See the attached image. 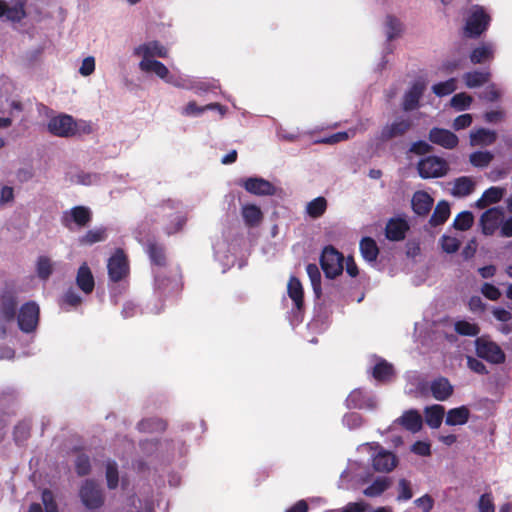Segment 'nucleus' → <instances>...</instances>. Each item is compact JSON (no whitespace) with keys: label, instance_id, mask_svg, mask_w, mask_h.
<instances>
[{"label":"nucleus","instance_id":"obj_1","mask_svg":"<svg viewBox=\"0 0 512 512\" xmlns=\"http://www.w3.org/2000/svg\"><path fill=\"white\" fill-rule=\"evenodd\" d=\"M18 296L15 290L5 288L0 293V337L7 335L8 324L16 319L18 311Z\"/></svg>","mask_w":512,"mask_h":512},{"label":"nucleus","instance_id":"obj_2","mask_svg":"<svg viewBox=\"0 0 512 512\" xmlns=\"http://www.w3.org/2000/svg\"><path fill=\"white\" fill-rule=\"evenodd\" d=\"M490 22L491 17L485 9L480 5H474L463 28L464 36L470 39L479 38L487 31Z\"/></svg>","mask_w":512,"mask_h":512},{"label":"nucleus","instance_id":"obj_3","mask_svg":"<svg viewBox=\"0 0 512 512\" xmlns=\"http://www.w3.org/2000/svg\"><path fill=\"white\" fill-rule=\"evenodd\" d=\"M344 256L332 245L324 247L320 256V265L329 279H334L343 271Z\"/></svg>","mask_w":512,"mask_h":512},{"label":"nucleus","instance_id":"obj_4","mask_svg":"<svg viewBox=\"0 0 512 512\" xmlns=\"http://www.w3.org/2000/svg\"><path fill=\"white\" fill-rule=\"evenodd\" d=\"M92 211L86 206H74L62 213L61 224L70 231L87 227L92 221Z\"/></svg>","mask_w":512,"mask_h":512},{"label":"nucleus","instance_id":"obj_5","mask_svg":"<svg viewBox=\"0 0 512 512\" xmlns=\"http://www.w3.org/2000/svg\"><path fill=\"white\" fill-rule=\"evenodd\" d=\"M475 351L478 358L491 364H503L506 360V355L502 348L496 342L488 340L485 337L476 338Z\"/></svg>","mask_w":512,"mask_h":512},{"label":"nucleus","instance_id":"obj_6","mask_svg":"<svg viewBox=\"0 0 512 512\" xmlns=\"http://www.w3.org/2000/svg\"><path fill=\"white\" fill-rule=\"evenodd\" d=\"M417 170L421 178H440L449 171L447 161L438 156H427L417 164Z\"/></svg>","mask_w":512,"mask_h":512},{"label":"nucleus","instance_id":"obj_7","mask_svg":"<svg viewBox=\"0 0 512 512\" xmlns=\"http://www.w3.org/2000/svg\"><path fill=\"white\" fill-rule=\"evenodd\" d=\"M39 314L40 309L35 302L29 301L24 303L16 315L19 329L25 333L33 332L37 328Z\"/></svg>","mask_w":512,"mask_h":512},{"label":"nucleus","instance_id":"obj_8","mask_svg":"<svg viewBox=\"0 0 512 512\" xmlns=\"http://www.w3.org/2000/svg\"><path fill=\"white\" fill-rule=\"evenodd\" d=\"M109 279L114 282H120L129 274V261L124 250L117 248L107 263Z\"/></svg>","mask_w":512,"mask_h":512},{"label":"nucleus","instance_id":"obj_9","mask_svg":"<svg viewBox=\"0 0 512 512\" xmlns=\"http://www.w3.org/2000/svg\"><path fill=\"white\" fill-rule=\"evenodd\" d=\"M48 131L58 137L69 138L79 134L78 124L72 116L63 114L48 122Z\"/></svg>","mask_w":512,"mask_h":512},{"label":"nucleus","instance_id":"obj_10","mask_svg":"<svg viewBox=\"0 0 512 512\" xmlns=\"http://www.w3.org/2000/svg\"><path fill=\"white\" fill-rule=\"evenodd\" d=\"M182 289V276L179 273L170 276L158 274L155 277V290L161 297L177 296Z\"/></svg>","mask_w":512,"mask_h":512},{"label":"nucleus","instance_id":"obj_11","mask_svg":"<svg viewBox=\"0 0 512 512\" xmlns=\"http://www.w3.org/2000/svg\"><path fill=\"white\" fill-rule=\"evenodd\" d=\"M80 498L88 509L100 508L104 503V497L101 488L93 480H86L82 485Z\"/></svg>","mask_w":512,"mask_h":512},{"label":"nucleus","instance_id":"obj_12","mask_svg":"<svg viewBox=\"0 0 512 512\" xmlns=\"http://www.w3.org/2000/svg\"><path fill=\"white\" fill-rule=\"evenodd\" d=\"M27 0H11L10 4L5 0H0V19H6L13 23H20L26 18Z\"/></svg>","mask_w":512,"mask_h":512},{"label":"nucleus","instance_id":"obj_13","mask_svg":"<svg viewBox=\"0 0 512 512\" xmlns=\"http://www.w3.org/2000/svg\"><path fill=\"white\" fill-rule=\"evenodd\" d=\"M504 219V211L501 207H493L486 210L480 217L482 233L486 236L493 235L499 228Z\"/></svg>","mask_w":512,"mask_h":512},{"label":"nucleus","instance_id":"obj_14","mask_svg":"<svg viewBox=\"0 0 512 512\" xmlns=\"http://www.w3.org/2000/svg\"><path fill=\"white\" fill-rule=\"evenodd\" d=\"M413 126L410 118L397 117L392 123L386 124L380 132L383 142L404 136Z\"/></svg>","mask_w":512,"mask_h":512},{"label":"nucleus","instance_id":"obj_15","mask_svg":"<svg viewBox=\"0 0 512 512\" xmlns=\"http://www.w3.org/2000/svg\"><path fill=\"white\" fill-rule=\"evenodd\" d=\"M247 192L257 196H273L276 193L275 186L261 177H249L240 182Z\"/></svg>","mask_w":512,"mask_h":512},{"label":"nucleus","instance_id":"obj_16","mask_svg":"<svg viewBox=\"0 0 512 512\" xmlns=\"http://www.w3.org/2000/svg\"><path fill=\"white\" fill-rule=\"evenodd\" d=\"M428 139L435 145L445 149H454L458 146V136L448 129L433 127L428 134Z\"/></svg>","mask_w":512,"mask_h":512},{"label":"nucleus","instance_id":"obj_17","mask_svg":"<svg viewBox=\"0 0 512 512\" xmlns=\"http://www.w3.org/2000/svg\"><path fill=\"white\" fill-rule=\"evenodd\" d=\"M426 89L423 81H416L411 88L404 94L402 109L406 112L413 111L419 107V101Z\"/></svg>","mask_w":512,"mask_h":512},{"label":"nucleus","instance_id":"obj_18","mask_svg":"<svg viewBox=\"0 0 512 512\" xmlns=\"http://www.w3.org/2000/svg\"><path fill=\"white\" fill-rule=\"evenodd\" d=\"M409 225L406 220L401 218H392L385 227L386 238L391 241H401L405 238Z\"/></svg>","mask_w":512,"mask_h":512},{"label":"nucleus","instance_id":"obj_19","mask_svg":"<svg viewBox=\"0 0 512 512\" xmlns=\"http://www.w3.org/2000/svg\"><path fill=\"white\" fill-rule=\"evenodd\" d=\"M398 463L397 457L389 451L381 449L372 461L373 468L378 472H390Z\"/></svg>","mask_w":512,"mask_h":512},{"label":"nucleus","instance_id":"obj_20","mask_svg":"<svg viewBox=\"0 0 512 512\" xmlns=\"http://www.w3.org/2000/svg\"><path fill=\"white\" fill-rule=\"evenodd\" d=\"M76 284L78 288L85 294H91L94 290V276L86 262L82 263L78 268L76 275Z\"/></svg>","mask_w":512,"mask_h":512},{"label":"nucleus","instance_id":"obj_21","mask_svg":"<svg viewBox=\"0 0 512 512\" xmlns=\"http://www.w3.org/2000/svg\"><path fill=\"white\" fill-rule=\"evenodd\" d=\"M434 199L425 191L414 193L411 205L413 211L419 216H426L432 209Z\"/></svg>","mask_w":512,"mask_h":512},{"label":"nucleus","instance_id":"obj_22","mask_svg":"<svg viewBox=\"0 0 512 512\" xmlns=\"http://www.w3.org/2000/svg\"><path fill=\"white\" fill-rule=\"evenodd\" d=\"M134 54L142 56L143 59H151L154 56L166 58L168 51L158 41H151L135 48Z\"/></svg>","mask_w":512,"mask_h":512},{"label":"nucleus","instance_id":"obj_23","mask_svg":"<svg viewBox=\"0 0 512 512\" xmlns=\"http://www.w3.org/2000/svg\"><path fill=\"white\" fill-rule=\"evenodd\" d=\"M430 391L436 400L445 401L453 394L454 388L447 378L438 377L431 382Z\"/></svg>","mask_w":512,"mask_h":512},{"label":"nucleus","instance_id":"obj_24","mask_svg":"<svg viewBox=\"0 0 512 512\" xmlns=\"http://www.w3.org/2000/svg\"><path fill=\"white\" fill-rule=\"evenodd\" d=\"M345 402L349 409H363L373 406V399L360 388L351 391Z\"/></svg>","mask_w":512,"mask_h":512},{"label":"nucleus","instance_id":"obj_25","mask_svg":"<svg viewBox=\"0 0 512 512\" xmlns=\"http://www.w3.org/2000/svg\"><path fill=\"white\" fill-rule=\"evenodd\" d=\"M397 422L404 427L406 430L416 433L418 432L423 425V420L421 414L415 410L410 409L405 411L400 418L397 419Z\"/></svg>","mask_w":512,"mask_h":512},{"label":"nucleus","instance_id":"obj_26","mask_svg":"<svg viewBox=\"0 0 512 512\" xmlns=\"http://www.w3.org/2000/svg\"><path fill=\"white\" fill-rule=\"evenodd\" d=\"M287 293L298 311L304 308V290L300 280L291 276L287 285Z\"/></svg>","mask_w":512,"mask_h":512},{"label":"nucleus","instance_id":"obj_27","mask_svg":"<svg viewBox=\"0 0 512 512\" xmlns=\"http://www.w3.org/2000/svg\"><path fill=\"white\" fill-rule=\"evenodd\" d=\"M493 58L494 49L489 43H483L480 46L475 47L469 55L470 62L474 65L490 62Z\"/></svg>","mask_w":512,"mask_h":512},{"label":"nucleus","instance_id":"obj_28","mask_svg":"<svg viewBox=\"0 0 512 512\" xmlns=\"http://www.w3.org/2000/svg\"><path fill=\"white\" fill-rule=\"evenodd\" d=\"M241 215L243 217L244 223L248 227H256L258 226L262 219L263 213L255 204H245L241 208Z\"/></svg>","mask_w":512,"mask_h":512},{"label":"nucleus","instance_id":"obj_29","mask_svg":"<svg viewBox=\"0 0 512 512\" xmlns=\"http://www.w3.org/2000/svg\"><path fill=\"white\" fill-rule=\"evenodd\" d=\"M496 139V132L485 128H479L470 133V144L472 146L491 145L496 141Z\"/></svg>","mask_w":512,"mask_h":512},{"label":"nucleus","instance_id":"obj_30","mask_svg":"<svg viewBox=\"0 0 512 512\" xmlns=\"http://www.w3.org/2000/svg\"><path fill=\"white\" fill-rule=\"evenodd\" d=\"M470 417V411L466 406L450 409L447 412L445 423L449 426L466 424Z\"/></svg>","mask_w":512,"mask_h":512},{"label":"nucleus","instance_id":"obj_31","mask_svg":"<svg viewBox=\"0 0 512 512\" xmlns=\"http://www.w3.org/2000/svg\"><path fill=\"white\" fill-rule=\"evenodd\" d=\"M475 189V182L468 176H461L454 180L452 195L456 197H465L470 195Z\"/></svg>","mask_w":512,"mask_h":512},{"label":"nucleus","instance_id":"obj_32","mask_svg":"<svg viewBox=\"0 0 512 512\" xmlns=\"http://www.w3.org/2000/svg\"><path fill=\"white\" fill-rule=\"evenodd\" d=\"M491 73L486 71H470L463 75V80L468 88L480 87L489 82Z\"/></svg>","mask_w":512,"mask_h":512},{"label":"nucleus","instance_id":"obj_33","mask_svg":"<svg viewBox=\"0 0 512 512\" xmlns=\"http://www.w3.org/2000/svg\"><path fill=\"white\" fill-rule=\"evenodd\" d=\"M360 252L362 257L367 262H374L376 261L378 254H379V248L377 246L376 241L371 237H364L361 239L359 244Z\"/></svg>","mask_w":512,"mask_h":512},{"label":"nucleus","instance_id":"obj_34","mask_svg":"<svg viewBox=\"0 0 512 512\" xmlns=\"http://www.w3.org/2000/svg\"><path fill=\"white\" fill-rule=\"evenodd\" d=\"M139 67L142 71L154 72L158 77L165 81L169 76L168 68L158 60L142 59L139 63Z\"/></svg>","mask_w":512,"mask_h":512},{"label":"nucleus","instance_id":"obj_35","mask_svg":"<svg viewBox=\"0 0 512 512\" xmlns=\"http://www.w3.org/2000/svg\"><path fill=\"white\" fill-rule=\"evenodd\" d=\"M445 409L442 405H432L425 409L426 423L429 427L436 429L442 424Z\"/></svg>","mask_w":512,"mask_h":512},{"label":"nucleus","instance_id":"obj_36","mask_svg":"<svg viewBox=\"0 0 512 512\" xmlns=\"http://www.w3.org/2000/svg\"><path fill=\"white\" fill-rule=\"evenodd\" d=\"M450 216V206L445 200L438 202L436 205L429 223L431 226L436 227L444 224Z\"/></svg>","mask_w":512,"mask_h":512},{"label":"nucleus","instance_id":"obj_37","mask_svg":"<svg viewBox=\"0 0 512 512\" xmlns=\"http://www.w3.org/2000/svg\"><path fill=\"white\" fill-rule=\"evenodd\" d=\"M147 253L151 262L157 266L166 265L165 247L155 241H149L147 244Z\"/></svg>","mask_w":512,"mask_h":512},{"label":"nucleus","instance_id":"obj_38","mask_svg":"<svg viewBox=\"0 0 512 512\" xmlns=\"http://www.w3.org/2000/svg\"><path fill=\"white\" fill-rule=\"evenodd\" d=\"M107 237V229L105 227H98L88 230L78 239V242L80 245H93L105 241Z\"/></svg>","mask_w":512,"mask_h":512},{"label":"nucleus","instance_id":"obj_39","mask_svg":"<svg viewBox=\"0 0 512 512\" xmlns=\"http://www.w3.org/2000/svg\"><path fill=\"white\" fill-rule=\"evenodd\" d=\"M390 485L391 480L388 477H379L375 479L371 485L366 487L363 493L367 497H377L386 491Z\"/></svg>","mask_w":512,"mask_h":512},{"label":"nucleus","instance_id":"obj_40","mask_svg":"<svg viewBox=\"0 0 512 512\" xmlns=\"http://www.w3.org/2000/svg\"><path fill=\"white\" fill-rule=\"evenodd\" d=\"M394 374V368L392 364L388 363L385 360L378 362L374 368L372 375L373 377L380 382L390 381Z\"/></svg>","mask_w":512,"mask_h":512},{"label":"nucleus","instance_id":"obj_41","mask_svg":"<svg viewBox=\"0 0 512 512\" xmlns=\"http://www.w3.org/2000/svg\"><path fill=\"white\" fill-rule=\"evenodd\" d=\"M327 209V200L319 196L312 201L308 202L306 206V213L313 219L321 217Z\"/></svg>","mask_w":512,"mask_h":512},{"label":"nucleus","instance_id":"obj_42","mask_svg":"<svg viewBox=\"0 0 512 512\" xmlns=\"http://www.w3.org/2000/svg\"><path fill=\"white\" fill-rule=\"evenodd\" d=\"M454 330L459 335L470 337H475L480 333V327L477 323L466 320L456 321L454 324Z\"/></svg>","mask_w":512,"mask_h":512},{"label":"nucleus","instance_id":"obj_43","mask_svg":"<svg viewBox=\"0 0 512 512\" xmlns=\"http://www.w3.org/2000/svg\"><path fill=\"white\" fill-rule=\"evenodd\" d=\"M306 272L311 281L313 291H314L316 297L319 298L322 293L320 270L316 264L310 263L306 267Z\"/></svg>","mask_w":512,"mask_h":512},{"label":"nucleus","instance_id":"obj_44","mask_svg":"<svg viewBox=\"0 0 512 512\" xmlns=\"http://www.w3.org/2000/svg\"><path fill=\"white\" fill-rule=\"evenodd\" d=\"M474 223V216L470 211L459 213L453 221V227L459 231L469 230Z\"/></svg>","mask_w":512,"mask_h":512},{"label":"nucleus","instance_id":"obj_45","mask_svg":"<svg viewBox=\"0 0 512 512\" xmlns=\"http://www.w3.org/2000/svg\"><path fill=\"white\" fill-rule=\"evenodd\" d=\"M492 160L493 154L489 151H476L469 156V161L474 167H487Z\"/></svg>","mask_w":512,"mask_h":512},{"label":"nucleus","instance_id":"obj_46","mask_svg":"<svg viewBox=\"0 0 512 512\" xmlns=\"http://www.w3.org/2000/svg\"><path fill=\"white\" fill-rule=\"evenodd\" d=\"M456 89V80L454 78H450L446 81L439 82L432 86L433 93L438 97L447 96L453 93Z\"/></svg>","mask_w":512,"mask_h":512},{"label":"nucleus","instance_id":"obj_47","mask_svg":"<svg viewBox=\"0 0 512 512\" xmlns=\"http://www.w3.org/2000/svg\"><path fill=\"white\" fill-rule=\"evenodd\" d=\"M222 109V106L218 103H211L204 107H199L195 101H190L182 111L183 115L192 116L199 115L206 110Z\"/></svg>","mask_w":512,"mask_h":512},{"label":"nucleus","instance_id":"obj_48","mask_svg":"<svg viewBox=\"0 0 512 512\" xmlns=\"http://www.w3.org/2000/svg\"><path fill=\"white\" fill-rule=\"evenodd\" d=\"M53 272L51 260L46 256H40L37 260V275L43 280H47Z\"/></svg>","mask_w":512,"mask_h":512},{"label":"nucleus","instance_id":"obj_49","mask_svg":"<svg viewBox=\"0 0 512 512\" xmlns=\"http://www.w3.org/2000/svg\"><path fill=\"white\" fill-rule=\"evenodd\" d=\"M387 38L389 41L398 37L402 31L401 22L394 16L388 15L386 18Z\"/></svg>","mask_w":512,"mask_h":512},{"label":"nucleus","instance_id":"obj_50","mask_svg":"<svg viewBox=\"0 0 512 512\" xmlns=\"http://www.w3.org/2000/svg\"><path fill=\"white\" fill-rule=\"evenodd\" d=\"M82 303V298L74 291L73 288H69L62 296L60 304L62 307L77 308Z\"/></svg>","mask_w":512,"mask_h":512},{"label":"nucleus","instance_id":"obj_51","mask_svg":"<svg viewBox=\"0 0 512 512\" xmlns=\"http://www.w3.org/2000/svg\"><path fill=\"white\" fill-rule=\"evenodd\" d=\"M472 101H473V99L470 95H468L464 92H461V93L455 94L451 98V106L458 111H463V110H466L469 108Z\"/></svg>","mask_w":512,"mask_h":512},{"label":"nucleus","instance_id":"obj_52","mask_svg":"<svg viewBox=\"0 0 512 512\" xmlns=\"http://www.w3.org/2000/svg\"><path fill=\"white\" fill-rule=\"evenodd\" d=\"M31 427L26 422H20L14 427L13 436L17 444H23L30 437Z\"/></svg>","mask_w":512,"mask_h":512},{"label":"nucleus","instance_id":"obj_53","mask_svg":"<svg viewBox=\"0 0 512 512\" xmlns=\"http://www.w3.org/2000/svg\"><path fill=\"white\" fill-rule=\"evenodd\" d=\"M106 480L109 489H115L118 486L119 475L118 467L115 462H108L106 465Z\"/></svg>","mask_w":512,"mask_h":512},{"label":"nucleus","instance_id":"obj_54","mask_svg":"<svg viewBox=\"0 0 512 512\" xmlns=\"http://www.w3.org/2000/svg\"><path fill=\"white\" fill-rule=\"evenodd\" d=\"M505 189L501 187H490L487 190H485L482 194L484 197L486 203L495 204L498 203L503 195H504Z\"/></svg>","mask_w":512,"mask_h":512},{"label":"nucleus","instance_id":"obj_55","mask_svg":"<svg viewBox=\"0 0 512 512\" xmlns=\"http://www.w3.org/2000/svg\"><path fill=\"white\" fill-rule=\"evenodd\" d=\"M75 470L79 476H85L90 473L91 464L90 459L85 454H80L75 461Z\"/></svg>","mask_w":512,"mask_h":512},{"label":"nucleus","instance_id":"obj_56","mask_svg":"<svg viewBox=\"0 0 512 512\" xmlns=\"http://www.w3.org/2000/svg\"><path fill=\"white\" fill-rule=\"evenodd\" d=\"M41 498L45 507V512H58V506L52 491L49 489L43 490Z\"/></svg>","mask_w":512,"mask_h":512},{"label":"nucleus","instance_id":"obj_57","mask_svg":"<svg viewBox=\"0 0 512 512\" xmlns=\"http://www.w3.org/2000/svg\"><path fill=\"white\" fill-rule=\"evenodd\" d=\"M440 241L441 247L446 253H455L460 247V241L455 237L443 235Z\"/></svg>","mask_w":512,"mask_h":512},{"label":"nucleus","instance_id":"obj_58","mask_svg":"<svg viewBox=\"0 0 512 512\" xmlns=\"http://www.w3.org/2000/svg\"><path fill=\"white\" fill-rule=\"evenodd\" d=\"M466 359H467V367L471 371H473L477 374H480V375H487L489 373L487 367L481 360H479L473 356H467Z\"/></svg>","mask_w":512,"mask_h":512},{"label":"nucleus","instance_id":"obj_59","mask_svg":"<svg viewBox=\"0 0 512 512\" xmlns=\"http://www.w3.org/2000/svg\"><path fill=\"white\" fill-rule=\"evenodd\" d=\"M478 509L480 512H495V505L491 493H484L480 496Z\"/></svg>","mask_w":512,"mask_h":512},{"label":"nucleus","instance_id":"obj_60","mask_svg":"<svg viewBox=\"0 0 512 512\" xmlns=\"http://www.w3.org/2000/svg\"><path fill=\"white\" fill-rule=\"evenodd\" d=\"M482 294L491 301H497L501 297L500 290L493 284L484 283L481 287Z\"/></svg>","mask_w":512,"mask_h":512},{"label":"nucleus","instance_id":"obj_61","mask_svg":"<svg viewBox=\"0 0 512 512\" xmlns=\"http://www.w3.org/2000/svg\"><path fill=\"white\" fill-rule=\"evenodd\" d=\"M433 147L423 140L414 142L410 147V152L416 155H425L430 153Z\"/></svg>","mask_w":512,"mask_h":512},{"label":"nucleus","instance_id":"obj_62","mask_svg":"<svg viewBox=\"0 0 512 512\" xmlns=\"http://www.w3.org/2000/svg\"><path fill=\"white\" fill-rule=\"evenodd\" d=\"M399 495L398 500H410L413 496L410 482L406 479H400L399 481Z\"/></svg>","mask_w":512,"mask_h":512},{"label":"nucleus","instance_id":"obj_63","mask_svg":"<svg viewBox=\"0 0 512 512\" xmlns=\"http://www.w3.org/2000/svg\"><path fill=\"white\" fill-rule=\"evenodd\" d=\"M95 70V59L92 56L86 57L79 68V73L82 76H89Z\"/></svg>","mask_w":512,"mask_h":512},{"label":"nucleus","instance_id":"obj_64","mask_svg":"<svg viewBox=\"0 0 512 512\" xmlns=\"http://www.w3.org/2000/svg\"><path fill=\"white\" fill-rule=\"evenodd\" d=\"M472 123V116L470 114H462L456 117L453 121V128L461 130L469 127Z\"/></svg>","mask_w":512,"mask_h":512}]
</instances>
